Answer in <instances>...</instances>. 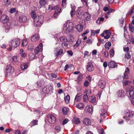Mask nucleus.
<instances>
[{
	"instance_id": "obj_1",
	"label": "nucleus",
	"mask_w": 134,
	"mask_h": 134,
	"mask_svg": "<svg viewBox=\"0 0 134 134\" xmlns=\"http://www.w3.org/2000/svg\"><path fill=\"white\" fill-rule=\"evenodd\" d=\"M73 26V24L72 22L67 21L64 25L63 31L65 33H68L72 30Z\"/></svg>"
},
{
	"instance_id": "obj_2",
	"label": "nucleus",
	"mask_w": 134,
	"mask_h": 134,
	"mask_svg": "<svg viewBox=\"0 0 134 134\" xmlns=\"http://www.w3.org/2000/svg\"><path fill=\"white\" fill-rule=\"evenodd\" d=\"M20 41L18 38H15L10 41L9 43V51L12 50L13 48H15L19 46Z\"/></svg>"
},
{
	"instance_id": "obj_3",
	"label": "nucleus",
	"mask_w": 134,
	"mask_h": 134,
	"mask_svg": "<svg viewBox=\"0 0 134 134\" xmlns=\"http://www.w3.org/2000/svg\"><path fill=\"white\" fill-rule=\"evenodd\" d=\"M43 17L41 15L38 16L34 20V24L36 27L41 26L43 23Z\"/></svg>"
},
{
	"instance_id": "obj_4",
	"label": "nucleus",
	"mask_w": 134,
	"mask_h": 134,
	"mask_svg": "<svg viewBox=\"0 0 134 134\" xmlns=\"http://www.w3.org/2000/svg\"><path fill=\"white\" fill-rule=\"evenodd\" d=\"M125 114L124 118L126 121H127L133 116L134 112L131 110L126 109L125 111Z\"/></svg>"
},
{
	"instance_id": "obj_5",
	"label": "nucleus",
	"mask_w": 134,
	"mask_h": 134,
	"mask_svg": "<svg viewBox=\"0 0 134 134\" xmlns=\"http://www.w3.org/2000/svg\"><path fill=\"white\" fill-rule=\"evenodd\" d=\"M49 9L51 10H55L54 14V16L55 18H57L58 15L61 11L60 8L59 7V5L53 7L52 5H50L49 6Z\"/></svg>"
},
{
	"instance_id": "obj_6",
	"label": "nucleus",
	"mask_w": 134,
	"mask_h": 134,
	"mask_svg": "<svg viewBox=\"0 0 134 134\" xmlns=\"http://www.w3.org/2000/svg\"><path fill=\"white\" fill-rule=\"evenodd\" d=\"M62 34L63 33L62 32L60 33L55 36L54 37L55 39L57 38V39L58 38H59L60 41L62 43L68 41L67 37L65 36H62Z\"/></svg>"
},
{
	"instance_id": "obj_7",
	"label": "nucleus",
	"mask_w": 134,
	"mask_h": 134,
	"mask_svg": "<svg viewBox=\"0 0 134 134\" xmlns=\"http://www.w3.org/2000/svg\"><path fill=\"white\" fill-rule=\"evenodd\" d=\"M126 92L131 98H134V88L132 86L130 85L127 88Z\"/></svg>"
},
{
	"instance_id": "obj_8",
	"label": "nucleus",
	"mask_w": 134,
	"mask_h": 134,
	"mask_svg": "<svg viewBox=\"0 0 134 134\" xmlns=\"http://www.w3.org/2000/svg\"><path fill=\"white\" fill-rule=\"evenodd\" d=\"M56 120L55 116L53 114H49L47 116V120L48 122L51 124H54Z\"/></svg>"
},
{
	"instance_id": "obj_9",
	"label": "nucleus",
	"mask_w": 134,
	"mask_h": 134,
	"mask_svg": "<svg viewBox=\"0 0 134 134\" xmlns=\"http://www.w3.org/2000/svg\"><path fill=\"white\" fill-rule=\"evenodd\" d=\"M59 47H57L55 48L54 51L55 55L57 56L60 55H63L64 54L63 50L62 49H60Z\"/></svg>"
},
{
	"instance_id": "obj_10",
	"label": "nucleus",
	"mask_w": 134,
	"mask_h": 134,
	"mask_svg": "<svg viewBox=\"0 0 134 134\" xmlns=\"http://www.w3.org/2000/svg\"><path fill=\"white\" fill-rule=\"evenodd\" d=\"M43 91H45L46 93L48 94H51L53 92V88L50 85L47 86L43 89Z\"/></svg>"
},
{
	"instance_id": "obj_11",
	"label": "nucleus",
	"mask_w": 134,
	"mask_h": 134,
	"mask_svg": "<svg viewBox=\"0 0 134 134\" xmlns=\"http://www.w3.org/2000/svg\"><path fill=\"white\" fill-rule=\"evenodd\" d=\"M42 43H40L37 47L35 48V53L37 54L39 52L42 51Z\"/></svg>"
},
{
	"instance_id": "obj_12",
	"label": "nucleus",
	"mask_w": 134,
	"mask_h": 134,
	"mask_svg": "<svg viewBox=\"0 0 134 134\" xmlns=\"http://www.w3.org/2000/svg\"><path fill=\"white\" fill-rule=\"evenodd\" d=\"M93 107L91 105H88L85 107L84 111L86 113H90L93 112Z\"/></svg>"
},
{
	"instance_id": "obj_13",
	"label": "nucleus",
	"mask_w": 134,
	"mask_h": 134,
	"mask_svg": "<svg viewBox=\"0 0 134 134\" xmlns=\"http://www.w3.org/2000/svg\"><path fill=\"white\" fill-rule=\"evenodd\" d=\"M86 68L87 70L89 71H92L94 70L93 65L91 62L88 63Z\"/></svg>"
},
{
	"instance_id": "obj_14",
	"label": "nucleus",
	"mask_w": 134,
	"mask_h": 134,
	"mask_svg": "<svg viewBox=\"0 0 134 134\" xmlns=\"http://www.w3.org/2000/svg\"><path fill=\"white\" fill-rule=\"evenodd\" d=\"M12 62L14 64H18L19 63V59L17 56H14L12 58Z\"/></svg>"
},
{
	"instance_id": "obj_15",
	"label": "nucleus",
	"mask_w": 134,
	"mask_h": 134,
	"mask_svg": "<svg viewBox=\"0 0 134 134\" xmlns=\"http://www.w3.org/2000/svg\"><path fill=\"white\" fill-rule=\"evenodd\" d=\"M26 17L24 15H20L19 18V21L21 23H25L27 21Z\"/></svg>"
},
{
	"instance_id": "obj_16",
	"label": "nucleus",
	"mask_w": 134,
	"mask_h": 134,
	"mask_svg": "<svg viewBox=\"0 0 134 134\" xmlns=\"http://www.w3.org/2000/svg\"><path fill=\"white\" fill-rule=\"evenodd\" d=\"M106 84V82L104 80H101L99 82V86L102 89H103L105 87Z\"/></svg>"
},
{
	"instance_id": "obj_17",
	"label": "nucleus",
	"mask_w": 134,
	"mask_h": 134,
	"mask_svg": "<svg viewBox=\"0 0 134 134\" xmlns=\"http://www.w3.org/2000/svg\"><path fill=\"white\" fill-rule=\"evenodd\" d=\"M107 109L105 107H103L100 110V114L101 116H102L107 112Z\"/></svg>"
},
{
	"instance_id": "obj_18",
	"label": "nucleus",
	"mask_w": 134,
	"mask_h": 134,
	"mask_svg": "<svg viewBox=\"0 0 134 134\" xmlns=\"http://www.w3.org/2000/svg\"><path fill=\"white\" fill-rule=\"evenodd\" d=\"M116 94L118 97H123L124 96V91L122 90H120L117 92Z\"/></svg>"
},
{
	"instance_id": "obj_19",
	"label": "nucleus",
	"mask_w": 134,
	"mask_h": 134,
	"mask_svg": "<svg viewBox=\"0 0 134 134\" xmlns=\"http://www.w3.org/2000/svg\"><path fill=\"white\" fill-rule=\"evenodd\" d=\"M88 100L92 103H95L96 101V97L94 96H90L88 98Z\"/></svg>"
},
{
	"instance_id": "obj_20",
	"label": "nucleus",
	"mask_w": 134,
	"mask_h": 134,
	"mask_svg": "<svg viewBox=\"0 0 134 134\" xmlns=\"http://www.w3.org/2000/svg\"><path fill=\"white\" fill-rule=\"evenodd\" d=\"M38 38V34H35L31 37V40L32 42H35L37 41Z\"/></svg>"
},
{
	"instance_id": "obj_21",
	"label": "nucleus",
	"mask_w": 134,
	"mask_h": 134,
	"mask_svg": "<svg viewBox=\"0 0 134 134\" xmlns=\"http://www.w3.org/2000/svg\"><path fill=\"white\" fill-rule=\"evenodd\" d=\"M117 66L116 63L113 61H111L108 64V66L109 67L111 68H115Z\"/></svg>"
},
{
	"instance_id": "obj_22",
	"label": "nucleus",
	"mask_w": 134,
	"mask_h": 134,
	"mask_svg": "<svg viewBox=\"0 0 134 134\" xmlns=\"http://www.w3.org/2000/svg\"><path fill=\"white\" fill-rule=\"evenodd\" d=\"M129 73V70L128 68H126L125 70V73H124L123 78L124 79L128 78V75Z\"/></svg>"
},
{
	"instance_id": "obj_23",
	"label": "nucleus",
	"mask_w": 134,
	"mask_h": 134,
	"mask_svg": "<svg viewBox=\"0 0 134 134\" xmlns=\"http://www.w3.org/2000/svg\"><path fill=\"white\" fill-rule=\"evenodd\" d=\"M8 21V19H6L2 21V23L4 24H7V25L4 26L5 28V31L6 32H8V25L7 22Z\"/></svg>"
},
{
	"instance_id": "obj_24",
	"label": "nucleus",
	"mask_w": 134,
	"mask_h": 134,
	"mask_svg": "<svg viewBox=\"0 0 134 134\" xmlns=\"http://www.w3.org/2000/svg\"><path fill=\"white\" fill-rule=\"evenodd\" d=\"M91 122V120L87 118H85L83 121V123L87 125H89L90 124Z\"/></svg>"
},
{
	"instance_id": "obj_25",
	"label": "nucleus",
	"mask_w": 134,
	"mask_h": 134,
	"mask_svg": "<svg viewBox=\"0 0 134 134\" xmlns=\"http://www.w3.org/2000/svg\"><path fill=\"white\" fill-rule=\"evenodd\" d=\"M84 18L87 20L89 21L90 20L91 16L88 13L86 12L84 14Z\"/></svg>"
},
{
	"instance_id": "obj_26",
	"label": "nucleus",
	"mask_w": 134,
	"mask_h": 134,
	"mask_svg": "<svg viewBox=\"0 0 134 134\" xmlns=\"http://www.w3.org/2000/svg\"><path fill=\"white\" fill-rule=\"evenodd\" d=\"M19 54L23 57H25L26 56V54L23 49H21L19 51Z\"/></svg>"
},
{
	"instance_id": "obj_27",
	"label": "nucleus",
	"mask_w": 134,
	"mask_h": 134,
	"mask_svg": "<svg viewBox=\"0 0 134 134\" xmlns=\"http://www.w3.org/2000/svg\"><path fill=\"white\" fill-rule=\"evenodd\" d=\"M81 42V40L80 39H78L76 42L75 44L73 46V48L74 49H76L80 45Z\"/></svg>"
},
{
	"instance_id": "obj_28",
	"label": "nucleus",
	"mask_w": 134,
	"mask_h": 134,
	"mask_svg": "<svg viewBox=\"0 0 134 134\" xmlns=\"http://www.w3.org/2000/svg\"><path fill=\"white\" fill-rule=\"evenodd\" d=\"M132 84V82L130 81L126 80L123 82V85L124 86L129 85L128 87L130 86H131V85Z\"/></svg>"
},
{
	"instance_id": "obj_29",
	"label": "nucleus",
	"mask_w": 134,
	"mask_h": 134,
	"mask_svg": "<svg viewBox=\"0 0 134 134\" xmlns=\"http://www.w3.org/2000/svg\"><path fill=\"white\" fill-rule=\"evenodd\" d=\"M85 106L84 104L82 103H78L76 105V107L80 109H82Z\"/></svg>"
},
{
	"instance_id": "obj_30",
	"label": "nucleus",
	"mask_w": 134,
	"mask_h": 134,
	"mask_svg": "<svg viewBox=\"0 0 134 134\" xmlns=\"http://www.w3.org/2000/svg\"><path fill=\"white\" fill-rule=\"evenodd\" d=\"M83 14V13L82 10H78L76 14V15L79 18H81Z\"/></svg>"
},
{
	"instance_id": "obj_31",
	"label": "nucleus",
	"mask_w": 134,
	"mask_h": 134,
	"mask_svg": "<svg viewBox=\"0 0 134 134\" xmlns=\"http://www.w3.org/2000/svg\"><path fill=\"white\" fill-rule=\"evenodd\" d=\"M44 81L43 80H38L37 83V87H41L42 85H44Z\"/></svg>"
},
{
	"instance_id": "obj_32",
	"label": "nucleus",
	"mask_w": 134,
	"mask_h": 134,
	"mask_svg": "<svg viewBox=\"0 0 134 134\" xmlns=\"http://www.w3.org/2000/svg\"><path fill=\"white\" fill-rule=\"evenodd\" d=\"M82 96L80 94H77L75 97V100L77 102L79 101L82 98Z\"/></svg>"
},
{
	"instance_id": "obj_33",
	"label": "nucleus",
	"mask_w": 134,
	"mask_h": 134,
	"mask_svg": "<svg viewBox=\"0 0 134 134\" xmlns=\"http://www.w3.org/2000/svg\"><path fill=\"white\" fill-rule=\"evenodd\" d=\"M91 91L90 90H86L85 92V94L84 96V100H85V98H87L88 96L91 93Z\"/></svg>"
},
{
	"instance_id": "obj_34",
	"label": "nucleus",
	"mask_w": 134,
	"mask_h": 134,
	"mask_svg": "<svg viewBox=\"0 0 134 134\" xmlns=\"http://www.w3.org/2000/svg\"><path fill=\"white\" fill-rule=\"evenodd\" d=\"M69 111V109L66 107H64L62 108V112L63 114L66 115Z\"/></svg>"
},
{
	"instance_id": "obj_35",
	"label": "nucleus",
	"mask_w": 134,
	"mask_h": 134,
	"mask_svg": "<svg viewBox=\"0 0 134 134\" xmlns=\"http://www.w3.org/2000/svg\"><path fill=\"white\" fill-rule=\"evenodd\" d=\"M76 28L79 32H81L83 30V27L81 25H77Z\"/></svg>"
},
{
	"instance_id": "obj_36",
	"label": "nucleus",
	"mask_w": 134,
	"mask_h": 134,
	"mask_svg": "<svg viewBox=\"0 0 134 134\" xmlns=\"http://www.w3.org/2000/svg\"><path fill=\"white\" fill-rule=\"evenodd\" d=\"M73 122L75 124H78L80 123V121L78 118H75L73 120Z\"/></svg>"
},
{
	"instance_id": "obj_37",
	"label": "nucleus",
	"mask_w": 134,
	"mask_h": 134,
	"mask_svg": "<svg viewBox=\"0 0 134 134\" xmlns=\"http://www.w3.org/2000/svg\"><path fill=\"white\" fill-rule=\"evenodd\" d=\"M31 15L32 17L34 20L36 18V17H38V16H36L35 12L34 10H32L31 11Z\"/></svg>"
},
{
	"instance_id": "obj_38",
	"label": "nucleus",
	"mask_w": 134,
	"mask_h": 134,
	"mask_svg": "<svg viewBox=\"0 0 134 134\" xmlns=\"http://www.w3.org/2000/svg\"><path fill=\"white\" fill-rule=\"evenodd\" d=\"M111 45V43L110 42H107L104 45V46L105 48L107 50H109L110 47Z\"/></svg>"
},
{
	"instance_id": "obj_39",
	"label": "nucleus",
	"mask_w": 134,
	"mask_h": 134,
	"mask_svg": "<svg viewBox=\"0 0 134 134\" xmlns=\"http://www.w3.org/2000/svg\"><path fill=\"white\" fill-rule=\"evenodd\" d=\"M70 98V96L69 95H67L66 97H65L64 98L65 101L67 104H68L69 102Z\"/></svg>"
},
{
	"instance_id": "obj_40",
	"label": "nucleus",
	"mask_w": 134,
	"mask_h": 134,
	"mask_svg": "<svg viewBox=\"0 0 134 134\" xmlns=\"http://www.w3.org/2000/svg\"><path fill=\"white\" fill-rule=\"evenodd\" d=\"M14 71V68L11 65H9V72L10 74H12Z\"/></svg>"
},
{
	"instance_id": "obj_41",
	"label": "nucleus",
	"mask_w": 134,
	"mask_h": 134,
	"mask_svg": "<svg viewBox=\"0 0 134 134\" xmlns=\"http://www.w3.org/2000/svg\"><path fill=\"white\" fill-rule=\"evenodd\" d=\"M21 68L22 70L26 69L27 68V64L26 63H23L21 66Z\"/></svg>"
},
{
	"instance_id": "obj_42",
	"label": "nucleus",
	"mask_w": 134,
	"mask_h": 134,
	"mask_svg": "<svg viewBox=\"0 0 134 134\" xmlns=\"http://www.w3.org/2000/svg\"><path fill=\"white\" fill-rule=\"evenodd\" d=\"M99 30H91V33L92 35L94 36L96 34H98L99 32Z\"/></svg>"
},
{
	"instance_id": "obj_43",
	"label": "nucleus",
	"mask_w": 134,
	"mask_h": 134,
	"mask_svg": "<svg viewBox=\"0 0 134 134\" xmlns=\"http://www.w3.org/2000/svg\"><path fill=\"white\" fill-rule=\"evenodd\" d=\"M28 43V41L27 40L26 38L24 39L23 41L22 42V45L23 46H26L27 44Z\"/></svg>"
},
{
	"instance_id": "obj_44",
	"label": "nucleus",
	"mask_w": 134,
	"mask_h": 134,
	"mask_svg": "<svg viewBox=\"0 0 134 134\" xmlns=\"http://www.w3.org/2000/svg\"><path fill=\"white\" fill-rule=\"evenodd\" d=\"M46 0H40L39 3L41 6H44L46 4Z\"/></svg>"
},
{
	"instance_id": "obj_45",
	"label": "nucleus",
	"mask_w": 134,
	"mask_h": 134,
	"mask_svg": "<svg viewBox=\"0 0 134 134\" xmlns=\"http://www.w3.org/2000/svg\"><path fill=\"white\" fill-rule=\"evenodd\" d=\"M37 122L38 120H34L31 122L30 124L31 125L34 126L36 125Z\"/></svg>"
},
{
	"instance_id": "obj_46",
	"label": "nucleus",
	"mask_w": 134,
	"mask_h": 134,
	"mask_svg": "<svg viewBox=\"0 0 134 134\" xmlns=\"http://www.w3.org/2000/svg\"><path fill=\"white\" fill-rule=\"evenodd\" d=\"M98 131L100 134H105L103 129L101 128L97 129Z\"/></svg>"
},
{
	"instance_id": "obj_47",
	"label": "nucleus",
	"mask_w": 134,
	"mask_h": 134,
	"mask_svg": "<svg viewBox=\"0 0 134 134\" xmlns=\"http://www.w3.org/2000/svg\"><path fill=\"white\" fill-rule=\"evenodd\" d=\"M125 59L126 58L128 59L131 58V56L130 54L129 53H126L125 54Z\"/></svg>"
},
{
	"instance_id": "obj_48",
	"label": "nucleus",
	"mask_w": 134,
	"mask_h": 134,
	"mask_svg": "<svg viewBox=\"0 0 134 134\" xmlns=\"http://www.w3.org/2000/svg\"><path fill=\"white\" fill-rule=\"evenodd\" d=\"M8 16L5 15H3L1 17V20L2 21L5 20L6 19H8Z\"/></svg>"
},
{
	"instance_id": "obj_49",
	"label": "nucleus",
	"mask_w": 134,
	"mask_h": 134,
	"mask_svg": "<svg viewBox=\"0 0 134 134\" xmlns=\"http://www.w3.org/2000/svg\"><path fill=\"white\" fill-rule=\"evenodd\" d=\"M134 26L132 25H129V30L131 32H133L134 31Z\"/></svg>"
},
{
	"instance_id": "obj_50",
	"label": "nucleus",
	"mask_w": 134,
	"mask_h": 134,
	"mask_svg": "<svg viewBox=\"0 0 134 134\" xmlns=\"http://www.w3.org/2000/svg\"><path fill=\"white\" fill-rule=\"evenodd\" d=\"M109 54L110 57H112L113 56L114 54V52L113 49H111L110 51L109 52Z\"/></svg>"
},
{
	"instance_id": "obj_51",
	"label": "nucleus",
	"mask_w": 134,
	"mask_h": 134,
	"mask_svg": "<svg viewBox=\"0 0 134 134\" xmlns=\"http://www.w3.org/2000/svg\"><path fill=\"white\" fill-rule=\"evenodd\" d=\"M83 75L82 74H80L78 77L77 81L78 82L81 81L82 79H83Z\"/></svg>"
},
{
	"instance_id": "obj_52",
	"label": "nucleus",
	"mask_w": 134,
	"mask_h": 134,
	"mask_svg": "<svg viewBox=\"0 0 134 134\" xmlns=\"http://www.w3.org/2000/svg\"><path fill=\"white\" fill-rule=\"evenodd\" d=\"M35 55L32 53H30L29 54V57L31 60L35 58Z\"/></svg>"
},
{
	"instance_id": "obj_53",
	"label": "nucleus",
	"mask_w": 134,
	"mask_h": 134,
	"mask_svg": "<svg viewBox=\"0 0 134 134\" xmlns=\"http://www.w3.org/2000/svg\"><path fill=\"white\" fill-rule=\"evenodd\" d=\"M34 46L33 44H29L28 46V49L29 50H31L34 48Z\"/></svg>"
},
{
	"instance_id": "obj_54",
	"label": "nucleus",
	"mask_w": 134,
	"mask_h": 134,
	"mask_svg": "<svg viewBox=\"0 0 134 134\" xmlns=\"http://www.w3.org/2000/svg\"><path fill=\"white\" fill-rule=\"evenodd\" d=\"M124 51L125 52H129V48L128 47H126L125 46H124L123 47Z\"/></svg>"
},
{
	"instance_id": "obj_55",
	"label": "nucleus",
	"mask_w": 134,
	"mask_h": 134,
	"mask_svg": "<svg viewBox=\"0 0 134 134\" xmlns=\"http://www.w3.org/2000/svg\"><path fill=\"white\" fill-rule=\"evenodd\" d=\"M62 5L63 8H65L66 7V0H62Z\"/></svg>"
},
{
	"instance_id": "obj_56",
	"label": "nucleus",
	"mask_w": 134,
	"mask_h": 134,
	"mask_svg": "<svg viewBox=\"0 0 134 134\" xmlns=\"http://www.w3.org/2000/svg\"><path fill=\"white\" fill-rule=\"evenodd\" d=\"M8 66L6 68L5 72V77H8V72H7L8 71Z\"/></svg>"
},
{
	"instance_id": "obj_57",
	"label": "nucleus",
	"mask_w": 134,
	"mask_h": 134,
	"mask_svg": "<svg viewBox=\"0 0 134 134\" xmlns=\"http://www.w3.org/2000/svg\"><path fill=\"white\" fill-rule=\"evenodd\" d=\"M68 45V44L66 42H63L62 43V46L63 48L64 47H67Z\"/></svg>"
},
{
	"instance_id": "obj_58",
	"label": "nucleus",
	"mask_w": 134,
	"mask_h": 134,
	"mask_svg": "<svg viewBox=\"0 0 134 134\" xmlns=\"http://www.w3.org/2000/svg\"><path fill=\"white\" fill-rule=\"evenodd\" d=\"M55 130L57 131L58 132L60 131V128L59 126L57 125L55 127Z\"/></svg>"
},
{
	"instance_id": "obj_59",
	"label": "nucleus",
	"mask_w": 134,
	"mask_h": 134,
	"mask_svg": "<svg viewBox=\"0 0 134 134\" xmlns=\"http://www.w3.org/2000/svg\"><path fill=\"white\" fill-rule=\"evenodd\" d=\"M75 12L74 10H71L70 13L71 16L72 17L74 16L75 15Z\"/></svg>"
},
{
	"instance_id": "obj_60",
	"label": "nucleus",
	"mask_w": 134,
	"mask_h": 134,
	"mask_svg": "<svg viewBox=\"0 0 134 134\" xmlns=\"http://www.w3.org/2000/svg\"><path fill=\"white\" fill-rule=\"evenodd\" d=\"M68 119H67L66 118L62 122V124L63 125H64L66 124L68 122Z\"/></svg>"
},
{
	"instance_id": "obj_61",
	"label": "nucleus",
	"mask_w": 134,
	"mask_h": 134,
	"mask_svg": "<svg viewBox=\"0 0 134 134\" xmlns=\"http://www.w3.org/2000/svg\"><path fill=\"white\" fill-rule=\"evenodd\" d=\"M110 13L108 12L105 13V17L106 19H108L109 17Z\"/></svg>"
},
{
	"instance_id": "obj_62",
	"label": "nucleus",
	"mask_w": 134,
	"mask_h": 134,
	"mask_svg": "<svg viewBox=\"0 0 134 134\" xmlns=\"http://www.w3.org/2000/svg\"><path fill=\"white\" fill-rule=\"evenodd\" d=\"M124 19L121 18L119 20V23L121 24V27H122L124 23Z\"/></svg>"
},
{
	"instance_id": "obj_63",
	"label": "nucleus",
	"mask_w": 134,
	"mask_h": 134,
	"mask_svg": "<svg viewBox=\"0 0 134 134\" xmlns=\"http://www.w3.org/2000/svg\"><path fill=\"white\" fill-rule=\"evenodd\" d=\"M104 55L105 57H106L108 56L109 54L107 51H105V52H104Z\"/></svg>"
},
{
	"instance_id": "obj_64",
	"label": "nucleus",
	"mask_w": 134,
	"mask_h": 134,
	"mask_svg": "<svg viewBox=\"0 0 134 134\" xmlns=\"http://www.w3.org/2000/svg\"><path fill=\"white\" fill-rule=\"evenodd\" d=\"M16 8H13L11 9L10 10V12L11 13H13L15 11Z\"/></svg>"
}]
</instances>
